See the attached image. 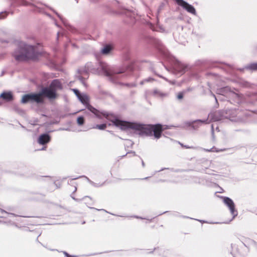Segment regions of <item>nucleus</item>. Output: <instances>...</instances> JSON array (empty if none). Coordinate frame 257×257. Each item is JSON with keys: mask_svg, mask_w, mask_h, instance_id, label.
I'll list each match as a JSON object with an SVG mask.
<instances>
[{"mask_svg": "<svg viewBox=\"0 0 257 257\" xmlns=\"http://www.w3.org/2000/svg\"><path fill=\"white\" fill-rule=\"evenodd\" d=\"M62 88L60 82L54 80L49 88L43 89L42 93L38 94H30L24 95L22 99V102H41L44 100V95L49 99H54L57 97L56 92Z\"/></svg>", "mask_w": 257, "mask_h": 257, "instance_id": "nucleus-1", "label": "nucleus"}, {"mask_svg": "<svg viewBox=\"0 0 257 257\" xmlns=\"http://www.w3.org/2000/svg\"><path fill=\"white\" fill-rule=\"evenodd\" d=\"M38 53L34 48L31 46L25 45L24 47L17 50L14 54L15 58L19 61H26L36 59Z\"/></svg>", "mask_w": 257, "mask_h": 257, "instance_id": "nucleus-2", "label": "nucleus"}, {"mask_svg": "<svg viewBox=\"0 0 257 257\" xmlns=\"http://www.w3.org/2000/svg\"><path fill=\"white\" fill-rule=\"evenodd\" d=\"M90 110L95 114L97 117H101V114L105 116L107 119L111 121L114 125L119 127L121 130H126L128 128L134 127L135 126L132 123L121 121L117 118H114L112 115H109L105 113H100L98 110L94 108L91 107L89 108Z\"/></svg>", "mask_w": 257, "mask_h": 257, "instance_id": "nucleus-3", "label": "nucleus"}, {"mask_svg": "<svg viewBox=\"0 0 257 257\" xmlns=\"http://www.w3.org/2000/svg\"><path fill=\"white\" fill-rule=\"evenodd\" d=\"M138 130H143V132L148 134L150 131L154 132V136L156 138H159L161 137V134L164 128L160 124L157 125H138L137 126Z\"/></svg>", "mask_w": 257, "mask_h": 257, "instance_id": "nucleus-4", "label": "nucleus"}, {"mask_svg": "<svg viewBox=\"0 0 257 257\" xmlns=\"http://www.w3.org/2000/svg\"><path fill=\"white\" fill-rule=\"evenodd\" d=\"M178 5L182 7L186 10L189 13L193 14H196V11L194 8L191 5L188 4L187 2L183 0H175Z\"/></svg>", "mask_w": 257, "mask_h": 257, "instance_id": "nucleus-5", "label": "nucleus"}, {"mask_svg": "<svg viewBox=\"0 0 257 257\" xmlns=\"http://www.w3.org/2000/svg\"><path fill=\"white\" fill-rule=\"evenodd\" d=\"M224 203L228 206L229 208L231 214L233 216V218L237 215V211L234 208V204L233 201L228 197H224L223 199Z\"/></svg>", "mask_w": 257, "mask_h": 257, "instance_id": "nucleus-6", "label": "nucleus"}, {"mask_svg": "<svg viewBox=\"0 0 257 257\" xmlns=\"http://www.w3.org/2000/svg\"><path fill=\"white\" fill-rule=\"evenodd\" d=\"M73 91L82 103H86L87 102L88 97L87 96L85 95H81L79 93L78 90L76 89H73Z\"/></svg>", "mask_w": 257, "mask_h": 257, "instance_id": "nucleus-7", "label": "nucleus"}, {"mask_svg": "<svg viewBox=\"0 0 257 257\" xmlns=\"http://www.w3.org/2000/svg\"><path fill=\"white\" fill-rule=\"evenodd\" d=\"M1 97L7 101H9L13 99V94L11 92H4L1 94Z\"/></svg>", "mask_w": 257, "mask_h": 257, "instance_id": "nucleus-8", "label": "nucleus"}, {"mask_svg": "<svg viewBox=\"0 0 257 257\" xmlns=\"http://www.w3.org/2000/svg\"><path fill=\"white\" fill-rule=\"evenodd\" d=\"M50 140V138L47 135H41L39 138V143L40 144L43 145L45 143H48Z\"/></svg>", "mask_w": 257, "mask_h": 257, "instance_id": "nucleus-9", "label": "nucleus"}, {"mask_svg": "<svg viewBox=\"0 0 257 257\" xmlns=\"http://www.w3.org/2000/svg\"><path fill=\"white\" fill-rule=\"evenodd\" d=\"M111 50V47L110 46H106L102 49L101 52L104 54H107Z\"/></svg>", "mask_w": 257, "mask_h": 257, "instance_id": "nucleus-10", "label": "nucleus"}, {"mask_svg": "<svg viewBox=\"0 0 257 257\" xmlns=\"http://www.w3.org/2000/svg\"><path fill=\"white\" fill-rule=\"evenodd\" d=\"M103 69H104V73L106 75L108 76V75H110L111 74L109 68H107V67L105 66V67L103 68Z\"/></svg>", "mask_w": 257, "mask_h": 257, "instance_id": "nucleus-11", "label": "nucleus"}, {"mask_svg": "<svg viewBox=\"0 0 257 257\" xmlns=\"http://www.w3.org/2000/svg\"><path fill=\"white\" fill-rule=\"evenodd\" d=\"M106 125L105 124H102L100 125H97L95 128H98L99 130H104L106 128Z\"/></svg>", "mask_w": 257, "mask_h": 257, "instance_id": "nucleus-12", "label": "nucleus"}, {"mask_svg": "<svg viewBox=\"0 0 257 257\" xmlns=\"http://www.w3.org/2000/svg\"><path fill=\"white\" fill-rule=\"evenodd\" d=\"M77 122L79 124L81 125L84 122V118L83 117H79L77 118Z\"/></svg>", "mask_w": 257, "mask_h": 257, "instance_id": "nucleus-13", "label": "nucleus"}, {"mask_svg": "<svg viewBox=\"0 0 257 257\" xmlns=\"http://www.w3.org/2000/svg\"><path fill=\"white\" fill-rule=\"evenodd\" d=\"M250 68L253 70H257V63L253 64L250 65Z\"/></svg>", "mask_w": 257, "mask_h": 257, "instance_id": "nucleus-14", "label": "nucleus"}, {"mask_svg": "<svg viewBox=\"0 0 257 257\" xmlns=\"http://www.w3.org/2000/svg\"><path fill=\"white\" fill-rule=\"evenodd\" d=\"M177 97L178 99H181L183 97V94L182 93H179Z\"/></svg>", "mask_w": 257, "mask_h": 257, "instance_id": "nucleus-15", "label": "nucleus"}, {"mask_svg": "<svg viewBox=\"0 0 257 257\" xmlns=\"http://www.w3.org/2000/svg\"><path fill=\"white\" fill-rule=\"evenodd\" d=\"M3 15H4V16L2 18H5L6 17V14H3Z\"/></svg>", "mask_w": 257, "mask_h": 257, "instance_id": "nucleus-16", "label": "nucleus"}]
</instances>
